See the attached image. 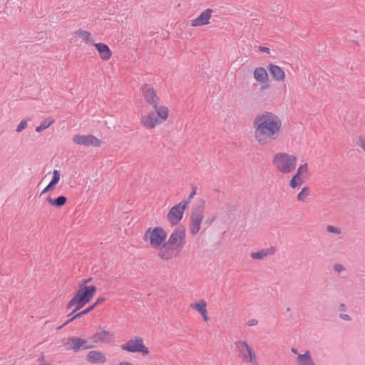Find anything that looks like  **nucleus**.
<instances>
[{
  "label": "nucleus",
  "instance_id": "f257e3e1",
  "mask_svg": "<svg viewBox=\"0 0 365 365\" xmlns=\"http://www.w3.org/2000/svg\"><path fill=\"white\" fill-rule=\"evenodd\" d=\"M255 140L260 145H267L276 140L282 128V120L278 115L265 111L257 115L253 120Z\"/></svg>",
  "mask_w": 365,
  "mask_h": 365
},
{
  "label": "nucleus",
  "instance_id": "f03ea898",
  "mask_svg": "<svg viewBox=\"0 0 365 365\" xmlns=\"http://www.w3.org/2000/svg\"><path fill=\"white\" fill-rule=\"evenodd\" d=\"M96 289L95 285L79 286L78 290L67 304L66 309H69L74 307V312H78L91 302Z\"/></svg>",
  "mask_w": 365,
  "mask_h": 365
},
{
  "label": "nucleus",
  "instance_id": "7ed1b4c3",
  "mask_svg": "<svg viewBox=\"0 0 365 365\" xmlns=\"http://www.w3.org/2000/svg\"><path fill=\"white\" fill-rule=\"evenodd\" d=\"M143 240L149 242L150 245L155 249H162L167 238L166 231L161 227H149L145 232Z\"/></svg>",
  "mask_w": 365,
  "mask_h": 365
},
{
  "label": "nucleus",
  "instance_id": "20e7f679",
  "mask_svg": "<svg viewBox=\"0 0 365 365\" xmlns=\"http://www.w3.org/2000/svg\"><path fill=\"white\" fill-rule=\"evenodd\" d=\"M297 157L285 153H277L272 159V163L282 173H289L296 168Z\"/></svg>",
  "mask_w": 365,
  "mask_h": 365
},
{
  "label": "nucleus",
  "instance_id": "39448f33",
  "mask_svg": "<svg viewBox=\"0 0 365 365\" xmlns=\"http://www.w3.org/2000/svg\"><path fill=\"white\" fill-rule=\"evenodd\" d=\"M205 200L200 199L194 205L190 215V230L192 235H196L200 230L205 208Z\"/></svg>",
  "mask_w": 365,
  "mask_h": 365
},
{
  "label": "nucleus",
  "instance_id": "423d86ee",
  "mask_svg": "<svg viewBox=\"0 0 365 365\" xmlns=\"http://www.w3.org/2000/svg\"><path fill=\"white\" fill-rule=\"evenodd\" d=\"M186 237L185 227L178 225L170 235L168 240L165 241L166 246L173 247L177 252L181 251Z\"/></svg>",
  "mask_w": 365,
  "mask_h": 365
},
{
  "label": "nucleus",
  "instance_id": "0eeeda50",
  "mask_svg": "<svg viewBox=\"0 0 365 365\" xmlns=\"http://www.w3.org/2000/svg\"><path fill=\"white\" fill-rule=\"evenodd\" d=\"M120 349L130 353H140L143 356L150 353L148 348L143 344V339L140 336L130 339L125 344H121Z\"/></svg>",
  "mask_w": 365,
  "mask_h": 365
},
{
  "label": "nucleus",
  "instance_id": "6e6552de",
  "mask_svg": "<svg viewBox=\"0 0 365 365\" xmlns=\"http://www.w3.org/2000/svg\"><path fill=\"white\" fill-rule=\"evenodd\" d=\"M235 345L238 349L240 357L247 362H250L254 365H258L256 354L247 341H239L235 342Z\"/></svg>",
  "mask_w": 365,
  "mask_h": 365
},
{
  "label": "nucleus",
  "instance_id": "1a4fd4ad",
  "mask_svg": "<svg viewBox=\"0 0 365 365\" xmlns=\"http://www.w3.org/2000/svg\"><path fill=\"white\" fill-rule=\"evenodd\" d=\"M186 202H180L173 206L168 215V221L171 225H178L182 220L185 210L187 208Z\"/></svg>",
  "mask_w": 365,
  "mask_h": 365
},
{
  "label": "nucleus",
  "instance_id": "9d476101",
  "mask_svg": "<svg viewBox=\"0 0 365 365\" xmlns=\"http://www.w3.org/2000/svg\"><path fill=\"white\" fill-rule=\"evenodd\" d=\"M141 91L148 103L153 106L160 104V98L156 94V90L151 85L148 83L143 84L141 86Z\"/></svg>",
  "mask_w": 365,
  "mask_h": 365
},
{
  "label": "nucleus",
  "instance_id": "9b49d317",
  "mask_svg": "<svg viewBox=\"0 0 365 365\" xmlns=\"http://www.w3.org/2000/svg\"><path fill=\"white\" fill-rule=\"evenodd\" d=\"M73 141L78 145L93 147H99L102 143L101 140L91 134L87 135H75L73 137Z\"/></svg>",
  "mask_w": 365,
  "mask_h": 365
},
{
  "label": "nucleus",
  "instance_id": "f8f14e48",
  "mask_svg": "<svg viewBox=\"0 0 365 365\" xmlns=\"http://www.w3.org/2000/svg\"><path fill=\"white\" fill-rule=\"evenodd\" d=\"M308 173V164L304 163L301 165L297 173L292 176V179L289 180V185L292 189H295L301 186L304 181L303 178L306 177L304 175Z\"/></svg>",
  "mask_w": 365,
  "mask_h": 365
},
{
  "label": "nucleus",
  "instance_id": "ddd939ff",
  "mask_svg": "<svg viewBox=\"0 0 365 365\" xmlns=\"http://www.w3.org/2000/svg\"><path fill=\"white\" fill-rule=\"evenodd\" d=\"M68 343L70 345L69 349H72L74 352H78L81 349H88L93 347V345L89 344L86 340L76 336H70L68 339Z\"/></svg>",
  "mask_w": 365,
  "mask_h": 365
},
{
  "label": "nucleus",
  "instance_id": "4468645a",
  "mask_svg": "<svg viewBox=\"0 0 365 365\" xmlns=\"http://www.w3.org/2000/svg\"><path fill=\"white\" fill-rule=\"evenodd\" d=\"M255 79L262 84L261 89H267L269 87V76L266 69L263 67H257L253 72Z\"/></svg>",
  "mask_w": 365,
  "mask_h": 365
},
{
  "label": "nucleus",
  "instance_id": "2eb2a0df",
  "mask_svg": "<svg viewBox=\"0 0 365 365\" xmlns=\"http://www.w3.org/2000/svg\"><path fill=\"white\" fill-rule=\"evenodd\" d=\"M212 12L213 11L211 9L204 10L199 16L191 21V26L197 27L209 24Z\"/></svg>",
  "mask_w": 365,
  "mask_h": 365
},
{
  "label": "nucleus",
  "instance_id": "dca6fc26",
  "mask_svg": "<svg viewBox=\"0 0 365 365\" xmlns=\"http://www.w3.org/2000/svg\"><path fill=\"white\" fill-rule=\"evenodd\" d=\"M141 123L143 125L148 128L152 129L155 126L160 123V120L156 117L155 112L150 111L146 115H143L140 118Z\"/></svg>",
  "mask_w": 365,
  "mask_h": 365
},
{
  "label": "nucleus",
  "instance_id": "f3484780",
  "mask_svg": "<svg viewBox=\"0 0 365 365\" xmlns=\"http://www.w3.org/2000/svg\"><path fill=\"white\" fill-rule=\"evenodd\" d=\"M267 69L272 78L276 81H284L285 78L284 71L279 66L272 63L267 66Z\"/></svg>",
  "mask_w": 365,
  "mask_h": 365
},
{
  "label": "nucleus",
  "instance_id": "a211bd4d",
  "mask_svg": "<svg viewBox=\"0 0 365 365\" xmlns=\"http://www.w3.org/2000/svg\"><path fill=\"white\" fill-rule=\"evenodd\" d=\"M160 251L158 252V256L163 260L168 261L171 259L173 257H175L178 255V252L176 251L173 247L162 246V249H160Z\"/></svg>",
  "mask_w": 365,
  "mask_h": 365
},
{
  "label": "nucleus",
  "instance_id": "6ab92c4d",
  "mask_svg": "<svg viewBox=\"0 0 365 365\" xmlns=\"http://www.w3.org/2000/svg\"><path fill=\"white\" fill-rule=\"evenodd\" d=\"M96 47V49L99 53L100 57L103 61H107L110 59L112 55V52L108 46L104 43H96L93 44Z\"/></svg>",
  "mask_w": 365,
  "mask_h": 365
},
{
  "label": "nucleus",
  "instance_id": "aec40b11",
  "mask_svg": "<svg viewBox=\"0 0 365 365\" xmlns=\"http://www.w3.org/2000/svg\"><path fill=\"white\" fill-rule=\"evenodd\" d=\"M86 360L92 364L105 363L106 357L99 351H91L86 355Z\"/></svg>",
  "mask_w": 365,
  "mask_h": 365
},
{
  "label": "nucleus",
  "instance_id": "412c9836",
  "mask_svg": "<svg viewBox=\"0 0 365 365\" xmlns=\"http://www.w3.org/2000/svg\"><path fill=\"white\" fill-rule=\"evenodd\" d=\"M113 334L106 330H101L93 334L92 339L94 342L109 343L111 341Z\"/></svg>",
  "mask_w": 365,
  "mask_h": 365
},
{
  "label": "nucleus",
  "instance_id": "4be33fe9",
  "mask_svg": "<svg viewBox=\"0 0 365 365\" xmlns=\"http://www.w3.org/2000/svg\"><path fill=\"white\" fill-rule=\"evenodd\" d=\"M67 200V197L64 195H60L56 198H52L51 196H48L46 198V202L49 205L56 208H60L63 207L64 205H66Z\"/></svg>",
  "mask_w": 365,
  "mask_h": 365
},
{
  "label": "nucleus",
  "instance_id": "5701e85b",
  "mask_svg": "<svg viewBox=\"0 0 365 365\" xmlns=\"http://www.w3.org/2000/svg\"><path fill=\"white\" fill-rule=\"evenodd\" d=\"M155 112L156 117L162 122L163 120H167L169 115V109L168 107L160 106L159 104L156 106H153Z\"/></svg>",
  "mask_w": 365,
  "mask_h": 365
},
{
  "label": "nucleus",
  "instance_id": "b1692460",
  "mask_svg": "<svg viewBox=\"0 0 365 365\" xmlns=\"http://www.w3.org/2000/svg\"><path fill=\"white\" fill-rule=\"evenodd\" d=\"M297 362L298 365H315L309 351H306L303 354H298Z\"/></svg>",
  "mask_w": 365,
  "mask_h": 365
},
{
  "label": "nucleus",
  "instance_id": "393cba45",
  "mask_svg": "<svg viewBox=\"0 0 365 365\" xmlns=\"http://www.w3.org/2000/svg\"><path fill=\"white\" fill-rule=\"evenodd\" d=\"M93 307H91V305L89 307H88L86 309H83V311L80 312H78L76 314H75L72 317H71L69 319H68L66 322H64L62 325H61L60 327H58V329H61L62 327H63L65 325L69 324L70 322H73V320L78 319V318H80L82 316L85 315V314H88L89 312H91V311H93Z\"/></svg>",
  "mask_w": 365,
  "mask_h": 365
},
{
  "label": "nucleus",
  "instance_id": "a878e982",
  "mask_svg": "<svg viewBox=\"0 0 365 365\" xmlns=\"http://www.w3.org/2000/svg\"><path fill=\"white\" fill-rule=\"evenodd\" d=\"M76 36H82L83 38V40L87 43L93 45L95 42L94 39L91 38V33L83 30L81 29H79L75 32Z\"/></svg>",
  "mask_w": 365,
  "mask_h": 365
},
{
  "label": "nucleus",
  "instance_id": "bb28decb",
  "mask_svg": "<svg viewBox=\"0 0 365 365\" xmlns=\"http://www.w3.org/2000/svg\"><path fill=\"white\" fill-rule=\"evenodd\" d=\"M54 123V120L50 118L43 120L41 124L36 128V131L40 133L43 130L48 128L51 124Z\"/></svg>",
  "mask_w": 365,
  "mask_h": 365
},
{
  "label": "nucleus",
  "instance_id": "cd10ccee",
  "mask_svg": "<svg viewBox=\"0 0 365 365\" xmlns=\"http://www.w3.org/2000/svg\"><path fill=\"white\" fill-rule=\"evenodd\" d=\"M309 193L310 188L309 187H304L297 196V200L300 202H305L306 198L309 195Z\"/></svg>",
  "mask_w": 365,
  "mask_h": 365
},
{
  "label": "nucleus",
  "instance_id": "c85d7f7f",
  "mask_svg": "<svg viewBox=\"0 0 365 365\" xmlns=\"http://www.w3.org/2000/svg\"><path fill=\"white\" fill-rule=\"evenodd\" d=\"M206 306L207 303L204 299H201L199 302L191 304V307L195 309L200 314L207 311Z\"/></svg>",
  "mask_w": 365,
  "mask_h": 365
},
{
  "label": "nucleus",
  "instance_id": "c756f323",
  "mask_svg": "<svg viewBox=\"0 0 365 365\" xmlns=\"http://www.w3.org/2000/svg\"><path fill=\"white\" fill-rule=\"evenodd\" d=\"M264 257H267L265 250L264 249L259 250L255 252L251 253V257L254 259H262Z\"/></svg>",
  "mask_w": 365,
  "mask_h": 365
},
{
  "label": "nucleus",
  "instance_id": "7c9ffc66",
  "mask_svg": "<svg viewBox=\"0 0 365 365\" xmlns=\"http://www.w3.org/2000/svg\"><path fill=\"white\" fill-rule=\"evenodd\" d=\"M197 187L195 185H192V190L190 193L189 194V196L187 200H182L181 202H187V207H188L189 204L191 202V200L194 197V196L196 195Z\"/></svg>",
  "mask_w": 365,
  "mask_h": 365
},
{
  "label": "nucleus",
  "instance_id": "2f4dec72",
  "mask_svg": "<svg viewBox=\"0 0 365 365\" xmlns=\"http://www.w3.org/2000/svg\"><path fill=\"white\" fill-rule=\"evenodd\" d=\"M57 184L55 182H53L52 181H50V182L45 187V188L43 190V191L40 193L39 196H41L44 193H46L48 192L52 191L55 189Z\"/></svg>",
  "mask_w": 365,
  "mask_h": 365
},
{
  "label": "nucleus",
  "instance_id": "473e14b6",
  "mask_svg": "<svg viewBox=\"0 0 365 365\" xmlns=\"http://www.w3.org/2000/svg\"><path fill=\"white\" fill-rule=\"evenodd\" d=\"M60 172L57 170H54L53 172V177L51 181L58 184L60 180Z\"/></svg>",
  "mask_w": 365,
  "mask_h": 365
},
{
  "label": "nucleus",
  "instance_id": "72a5a7b5",
  "mask_svg": "<svg viewBox=\"0 0 365 365\" xmlns=\"http://www.w3.org/2000/svg\"><path fill=\"white\" fill-rule=\"evenodd\" d=\"M27 127V122L25 120H23L18 125L16 131L17 133H21L24 129Z\"/></svg>",
  "mask_w": 365,
  "mask_h": 365
},
{
  "label": "nucleus",
  "instance_id": "f704fd0d",
  "mask_svg": "<svg viewBox=\"0 0 365 365\" xmlns=\"http://www.w3.org/2000/svg\"><path fill=\"white\" fill-rule=\"evenodd\" d=\"M327 230L331 233H334V234H340L341 233V230L339 227H334L332 225H328L327 227Z\"/></svg>",
  "mask_w": 365,
  "mask_h": 365
},
{
  "label": "nucleus",
  "instance_id": "c9c22d12",
  "mask_svg": "<svg viewBox=\"0 0 365 365\" xmlns=\"http://www.w3.org/2000/svg\"><path fill=\"white\" fill-rule=\"evenodd\" d=\"M106 301V298L101 297L97 299V300L91 306L93 307V309H94L98 304H101L102 302Z\"/></svg>",
  "mask_w": 365,
  "mask_h": 365
},
{
  "label": "nucleus",
  "instance_id": "e433bc0d",
  "mask_svg": "<svg viewBox=\"0 0 365 365\" xmlns=\"http://www.w3.org/2000/svg\"><path fill=\"white\" fill-rule=\"evenodd\" d=\"M266 252V255H273L276 252V248L274 247H270L269 248L264 249Z\"/></svg>",
  "mask_w": 365,
  "mask_h": 365
},
{
  "label": "nucleus",
  "instance_id": "4c0bfd02",
  "mask_svg": "<svg viewBox=\"0 0 365 365\" xmlns=\"http://www.w3.org/2000/svg\"><path fill=\"white\" fill-rule=\"evenodd\" d=\"M216 219V215H214L211 217H207L206 220H205V224L207 225V227L210 226L212 225V223Z\"/></svg>",
  "mask_w": 365,
  "mask_h": 365
},
{
  "label": "nucleus",
  "instance_id": "58836bf2",
  "mask_svg": "<svg viewBox=\"0 0 365 365\" xmlns=\"http://www.w3.org/2000/svg\"><path fill=\"white\" fill-rule=\"evenodd\" d=\"M334 271H336L337 272H340L343 269H344V267H343V265H341L340 264H335L334 265Z\"/></svg>",
  "mask_w": 365,
  "mask_h": 365
},
{
  "label": "nucleus",
  "instance_id": "ea45409f",
  "mask_svg": "<svg viewBox=\"0 0 365 365\" xmlns=\"http://www.w3.org/2000/svg\"><path fill=\"white\" fill-rule=\"evenodd\" d=\"M105 125L108 128H115V122L113 120H108V121H106L105 122Z\"/></svg>",
  "mask_w": 365,
  "mask_h": 365
},
{
  "label": "nucleus",
  "instance_id": "a19ab883",
  "mask_svg": "<svg viewBox=\"0 0 365 365\" xmlns=\"http://www.w3.org/2000/svg\"><path fill=\"white\" fill-rule=\"evenodd\" d=\"M91 281H92V278L91 277H89V278H87V279H82V281L79 284V286H87L86 284L90 283Z\"/></svg>",
  "mask_w": 365,
  "mask_h": 365
},
{
  "label": "nucleus",
  "instance_id": "79ce46f5",
  "mask_svg": "<svg viewBox=\"0 0 365 365\" xmlns=\"http://www.w3.org/2000/svg\"><path fill=\"white\" fill-rule=\"evenodd\" d=\"M259 51L264 52L266 53H269L270 49L268 47L259 46L258 48Z\"/></svg>",
  "mask_w": 365,
  "mask_h": 365
},
{
  "label": "nucleus",
  "instance_id": "37998d69",
  "mask_svg": "<svg viewBox=\"0 0 365 365\" xmlns=\"http://www.w3.org/2000/svg\"><path fill=\"white\" fill-rule=\"evenodd\" d=\"M339 317L346 321H350L351 319V317L346 314H340Z\"/></svg>",
  "mask_w": 365,
  "mask_h": 365
},
{
  "label": "nucleus",
  "instance_id": "c03bdc74",
  "mask_svg": "<svg viewBox=\"0 0 365 365\" xmlns=\"http://www.w3.org/2000/svg\"><path fill=\"white\" fill-rule=\"evenodd\" d=\"M257 324H258V321H257V319H255L249 320V321L247 322V324L248 326H250V327H251V326H255V325H257Z\"/></svg>",
  "mask_w": 365,
  "mask_h": 365
},
{
  "label": "nucleus",
  "instance_id": "a18cd8bd",
  "mask_svg": "<svg viewBox=\"0 0 365 365\" xmlns=\"http://www.w3.org/2000/svg\"><path fill=\"white\" fill-rule=\"evenodd\" d=\"M359 145L361 148L365 151V139H364L361 136L359 138Z\"/></svg>",
  "mask_w": 365,
  "mask_h": 365
},
{
  "label": "nucleus",
  "instance_id": "49530a36",
  "mask_svg": "<svg viewBox=\"0 0 365 365\" xmlns=\"http://www.w3.org/2000/svg\"><path fill=\"white\" fill-rule=\"evenodd\" d=\"M227 208L230 212L235 210V206L234 205L227 204Z\"/></svg>",
  "mask_w": 365,
  "mask_h": 365
},
{
  "label": "nucleus",
  "instance_id": "de8ad7c7",
  "mask_svg": "<svg viewBox=\"0 0 365 365\" xmlns=\"http://www.w3.org/2000/svg\"><path fill=\"white\" fill-rule=\"evenodd\" d=\"M202 317V319L205 322H207L209 320V318L207 317V312L205 311L203 313L200 314Z\"/></svg>",
  "mask_w": 365,
  "mask_h": 365
},
{
  "label": "nucleus",
  "instance_id": "09e8293b",
  "mask_svg": "<svg viewBox=\"0 0 365 365\" xmlns=\"http://www.w3.org/2000/svg\"><path fill=\"white\" fill-rule=\"evenodd\" d=\"M339 310L340 312H344L346 310V306L344 304H341L339 307Z\"/></svg>",
  "mask_w": 365,
  "mask_h": 365
},
{
  "label": "nucleus",
  "instance_id": "8fccbe9b",
  "mask_svg": "<svg viewBox=\"0 0 365 365\" xmlns=\"http://www.w3.org/2000/svg\"><path fill=\"white\" fill-rule=\"evenodd\" d=\"M291 351H292L293 354H297V355L299 354V353H298V350H297V348L292 347V348L291 349Z\"/></svg>",
  "mask_w": 365,
  "mask_h": 365
},
{
  "label": "nucleus",
  "instance_id": "3c124183",
  "mask_svg": "<svg viewBox=\"0 0 365 365\" xmlns=\"http://www.w3.org/2000/svg\"><path fill=\"white\" fill-rule=\"evenodd\" d=\"M119 365H133V364H131V363H130V362H127V361H126V362H120V363L119 364Z\"/></svg>",
  "mask_w": 365,
  "mask_h": 365
},
{
  "label": "nucleus",
  "instance_id": "603ef678",
  "mask_svg": "<svg viewBox=\"0 0 365 365\" xmlns=\"http://www.w3.org/2000/svg\"><path fill=\"white\" fill-rule=\"evenodd\" d=\"M76 312H74V309H73V311L68 315V317H73L74 315V313H76Z\"/></svg>",
  "mask_w": 365,
  "mask_h": 365
},
{
  "label": "nucleus",
  "instance_id": "864d4df0",
  "mask_svg": "<svg viewBox=\"0 0 365 365\" xmlns=\"http://www.w3.org/2000/svg\"><path fill=\"white\" fill-rule=\"evenodd\" d=\"M287 312H289V311H290V308H289V307H288V308L287 309Z\"/></svg>",
  "mask_w": 365,
  "mask_h": 365
},
{
  "label": "nucleus",
  "instance_id": "5fc2aeb1",
  "mask_svg": "<svg viewBox=\"0 0 365 365\" xmlns=\"http://www.w3.org/2000/svg\"><path fill=\"white\" fill-rule=\"evenodd\" d=\"M247 72H248L249 73H251V70H250V69H248Z\"/></svg>",
  "mask_w": 365,
  "mask_h": 365
}]
</instances>
